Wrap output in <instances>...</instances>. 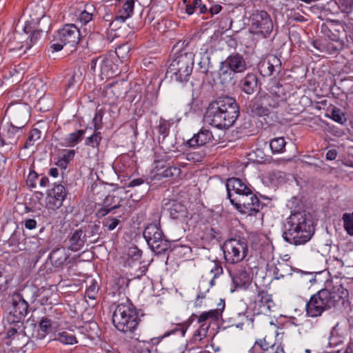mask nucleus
<instances>
[{
	"instance_id": "1",
	"label": "nucleus",
	"mask_w": 353,
	"mask_h": 353,
	"mask_svg": "<svg viewBox=\"0 0 353 353\" xmlns=\"http://www.w3.org/2000/svg\"><path fill=\"white\" fill-rule=\"evenodd\" d=\"M239 116V107L233 97L222 95L212 101L204 115L205 123L218 129L232 126Z\"/></svg>"
},
{
	"instance_id": "2",
	"label": "nucleus",
	"mask_w": 353,
	"mask_h": 353,
	"mask_svg": "<svg viewBox=\"0 0 353 353\" xmlns=\"http://www.w3.org/2000/svg\"><path fill=\"white\" fill-rule=\"evenodd\" d=\"M314 232V228L310 216L307 215L305 212H298L292 214L288 218L283 237L290 244L303 245L310 240Z\"/></svg>"
},
{
	"instance_id": "3",
	"label": "nucleus",
	"mask_w": 353,
	"mask_h": 353,
	"mask_svg": "<svg viewBox=\"0 0 353 353\" xmlns=\"http://www.w3.org/2000/svg\"><path fill=\"white\" fill-rule=\"evenodd\" d=\"M139 321L138 312L129 299L118 304L114 309L112 323L119 332L132 334L137 328Z\"/></svg>"
},
{
	"instance_id": "4",
	"label": "nucleus",
	"mask_w": 353,
	"mask_h": 353,
	"mask_svg": "<svg viewBox=\"0 0 353 353\" xmlns=\"http://www.w3.org/2000/svg\"><path fill=\"white\" fill-rule=\"evenodd\" d=\"M193 66V55L191 53L181 54L170 64L167 74L179 82H186L192 74Z\"/></svg>"
},
{
	"instance_id": "5",
	"label": "nucleus",
	"mask_w": 353,
	"mask_h": 353,
	"mask_svg": "<svg viewBox=\"0 0 353 353\" xmlns=\"http://www.w3.org/2000/svg\"><path fill=\"white\" fill-rule=\"evenodd\" d=\"M143 237L151 250L157 254L165 253L170 248L171 243L157 223L148 224L143 230Z\"/></svg>"
},
{
	"instance_id": "6",
	"label": "nucleus",
	"mask_w": 353,
	"mask_h": 353,
	"mask_svg": "<svg viewBox=\"0 0 353 353\" xmlns=\"http://www.w3.org/2000/svg\"><path fill=\"white\" fill-rule=\"evenodd\" d=\"M222 250L226 262L231 264L242 261L248 252L246 240L240 237L226 240Z\"/></svg>"
},
{
	"instance_id": "7",
	"label": "nucleus",
	"mask_w": 353,
	"mask_h": 353,
	"mask_svg": "<svg viewBox=\"0 0 353 353\" xmlns=\"http://www.w3.org/2000/svg\"><path fill=\"white\" fill-rule=\"evenodd\" d=\"M241 214L255 216L260 210L261 203L258 197L249 190L243 194L235 195L231 203Z\"/></svg>"
},
{
	"instance_id": "8",
	"label": "nucleus",
	"mask_w": 353,
	"mask_h": 353,
	"mask_svg": "<svg viewBox=\"0 0 353 353\" xmlns=\"http://www.w3.org/2000/svg\"><path fill=\"white\" fill-rule=\"evenodd\" d=\"M21 27L23 33H19L15 39L19 41L14 46L10 47V51H21L23 50L24 52L38 41L41 34V30L32 26V23H22ZM12 46V43L10 44Z\"/></svg>"
},
{
	"instance_id": "9",
	"label": "nucleus",
	"mask_w": 353,
	"mask_h": 353,
	"mask_svg": "<svg viewBox=\"0 0 353 353\" xmlns=\"http://www.w3.org/2000/svg\"><path fill=\"white\" fill-rule=\"evenodd\" d=\"M114 54L112 52L94 58L90 63V70L95 72L98 67L102 79L113 77L120 72L117 65L114 63Z\"/></svg>"
},
{
	"instance_id": "10",
	"label": "nucleus",
	"mask_w": 353,
	"mask_h": 353,
	"mask_svg": "<svg viewBox=\"0 0 353 353\" xmlns=\"http://www.w3.org/2000/svg\"><path fill=\"white\" fill-rule=\"evenodd\" d=\"M329 293L326 289H322L312 295L306 304V312L309 316L317 317L322 313L334 307L328 299Z\"/></svg>"
},
{
	"instance_id": "11",
	"label": "nucleus",
	"mask_w": 353,
	"mask_h": 353,
	"mask_svg": "<svg viewBox=\"0 0 353 353\" xmlns=\"http://www.w3.org/2000/svg\"><path fill=\"white\" fill-rule=\"evenodd\" d=\"M26 123L27 121L23 120L19 125H14L13 123L1 125L0 127V147L16 144Z\"/></svg>"
},
{
	"instance_id": "12",
	"label": "nucleus",
	"mask_w": 353,
	"mask_h": 353,
	"mask_svg": "<svg viewBox=\"0 0 353 353\" xmlns=\"http://www.w3.org/2000/svg\"><path fill=\"white\" fill-rule=\"evenodd\" d=\"M56 39L60 41L69 47V50L75 48L80 39L79 28L74 23H65L59 30Z\"/></svg>"
},
{
	"instance_id": "13",
	"label": "nucleus",
	"mask_w": 353,
	"mask_h": 353,
	"mask_svg": "<svg viewBox=\"0 0 353 353\" xmlns=\"http://www.w3.org/2000/svg\"><path fill=\"white\" fill-rule=\"evenodd\" d=\"M232 282L236 288L247 289L252 281L251 268L248 264H242L234 271H230Z\"/></svg>"
},
{
	"instance_id": "14",
	"label": "nucleus",
	"mask_w": 353,
	"mask_h": 353,
	"mask_svg": "<svg viewBox=\"0 0 353 353\" xmlns=\"http://www.w3.org/2000/svg\"><path fill=\"white\" fill-rule=\"evenodd\" d=\"M274 306L272 295L261 290L258 292L252 303V310L255 314L270 315Z\"/></svg>"
},
{
	"instance_id": "15",
	"label": "nucleus",
	"mask_w": 353,
	"mask_h": 353,
	"mask_svg": "<svg viewBox=\"0 0 353 353\" xmlns=\"http://www.w3.org/2000/svg\"><path fill=\"white\" fill-rule=\"evenodd\" d=\"M65 187L61 184H54V187L48 190L46 197V207L55 210L60 208L66 196Z\"/></svg>"
},
{
	"instance_id": "16",
	"label": "nucleus",
	"mask_w": 353,
	"mask_h": 353,
	"mask_svg": "<svg viewBox=\"0 0 353 353\" xmlns=\"http://www.w3.org/2000/svg\"><path fill=\"white\" fill-rule=\"evenodd\" d=\"M329 293L328 299L333 307H335L341 301H343L349 296L348 290L345 288L341 281H332L327 283L326 288Z\"/></svg>"
},
{
	"instance_id": "17",
	"label": "nucleus",
	"mask_w": 353,
	"mask_h": 353,
	"mask_svg": "<svg viewBox=\"0 0 353 353\" xmlns=\"http://www.w3.org/2000/svg\"><path fill=\"white\" fill-rule=\"evenodd\" d=\"M12 305V308L10 310V314L14 317L13 321H20L26 316L28 311V304L21 294L15 293L13 294Z\"/></svg>"
},
{
	"instance_id": "18",
	"label": "nucleus",
	"mask_w": 353,
	"mask_h": 353,
	"mask_svg": "<svg viewBox=\"0 0 353 353\" xmlns=\"http://www.w3.org/2000/svg\"><path fill=\"white\" fill-rule=\"evenodd\" d=\"M87 241V234L83 228L75 230L72 232L67 239L68 248L72 252L80 250L85 245Z\"/></svg>"
},
{
	"instance_id": "19",
	"label": "nucleus",
	"mask_w": 353,
	"mask_h": 353,
	"mask_svg": "<svg viewBox=\"0 0 353 353\" xmlns=\"http://www.w3.org/2000/svg\"><path fill=\"white\" fill-rule=\"evenodd\" d=\"M228 197L230 202L235 195L243 194L251 188L238 178H230L226 182Z\"/></svg>"
},
{
	"instance_id": "20",
	"label": "nucleus",
	"mask_w": 353,
	"mask_h": 353,
	"mask_svg": "<svg viewBox=\"0 0 353 353\" xmlns=\"http://www.w3.org/2000/svg\"><path fill=\"white\" fill-rule=\"evenodd\" d=\"M223 61L234 73L243 72L248 68L245 58L238 52L231 54Z\"/></svg>"
},
{
	"instance_id": "21",
	"label": "nucleus",
	"mask_w": 353,
	"mask_h": 353,
	"mask_svg": "<svg viewBox=\"0 0 353 353\" xmlns=\"http://www.w3.org/2000/svg\"><path fill=\"white\" fill-rule=\"evenodd\" d=\"M213 136L211 132L202 128L196 134L185 143L190 148L200 147L212 141Z\"/></svg>"
},
{
	"instance_id": "22",
	"label": "nucleus",
	"mask_w": 353,
	"mask_h": 353,
	"mask_svg": "<svg viewBox=\"0 0 353 353\" xmlns=\"http://www.w3.org/2000/svg\"><path fill=\"white\" fill-rule=\"evenodd\" d=\"M260 67L261 72L264 73V76H271L274 72H280L281 70V61L276 56L270 55L267 61L260 63Z\"/></svg>"
},
{
	"instance_id": "23",
	"label": "nucleus",
	"mask_w": 353,
	"mask_h": 353,
	"mask_svg": "<svg viewBox=\"0 0 353 353\" xmlns=\"http://www.w3.org/2000/svg\"><path fill=\"white\" fill-rule=\"evenodd\" d=\"M341 29L345 31L344 23H322L321 27V32L332 41L339 39Z\"/></svg>"
},
{
	"instance_id": "24",
	"label": "nucleus",
	"mask_w": 353,
	"mask_h": 353,
	"mask_svg": "<svg viewBox=\"0 0 353 353\" xmlns=\"http://www.w3.org/2000/svg\"><path fill=\"white\" fill-rule=\"evenodd\" d=\"M44 17L43 10L39 6L28 7L22 15L24 22H39Z\"/></svg>"
},
{
	"instance_id": "25",
	"label": "nucleus",
	"mask_w": 353,
	"mask_h": 353,
	"mask_svg": "<svg viewBox=\"0 0 353 353\" xmlns=\"http://www.w3.org/2000/svg\"><path fill=\"white\" fill-rule=\"evenodd\" d=\"M258 78L254 73H248L240 81L241 90L247 94H252L255 92L257 86Z\"/></svg>"
},
{
	"instance_id": "26",
	"label": "nucleus",
	"mask_w": 353,
	"mask_h": 353,
	"mask_svg": "<svg viewBox=\"0 0 353 353\" xmlns=\"http://www.w3.org/2000/svg\"><path fill=\"white\" fill-rule=\"evenodd\" d=\"M50 259L53 265L58 268L64 265L68 259V255L63 248H57L51 252Z\"/></svg>"
},
{
	"instance_id": "27",
	"label": "nucleus",
	"mask_w": 353,
	"mask_h": 353,
	"mask_svg": "<svg viewBox=\"0 0 353 353\" xmlns=\"http://www.w3.org/2000/svg\"><path fill=\"white\" fill-rule=\"evenodd\" d=\"M234 72L229 68V67L224 63V61H221L220 63L219 68V77L220 79V82L225 85L232 82L234 78Z\"/></svg>"
},
{
	"instance_id": "28",
	"label": "nucleus",
	"mask_w": 353,
	"mask_h": 353,
	"mask_svg": "<svg viewBox=\"0 0 353 353\" xmlns=\"http://www.w3.org/2000/svg\"><path fill=\"white\" fill-rule=\"evenodd\" d=\"M314 47L317 49L320 52L323 53V56L325 54H334L337 52L338 48L334 44L333 42L323 41H314Z\"/></svg>"
},
{
	"instance_id": "29",
	"label": "nucleus",
	"mask_w": 353,
	"mask_h": 353,
	"mask_svg": "<svg viewBox=\"0 0 353 353\" xmlns=\"http://www.w3.org/2000/svg\"><path fill=\"white\" fill-rule=\"evenodd\" d=\"M85 134V130H77L71 132L63 139V145L65 146H74L82 141Z\"/></svg>"
},
{
	"instance_id": "30",
	"label": "nucleus",
	"mask_w": 353,
	"mask_h": 353,
	"mask_svg": "<svg viewBox=\"0 0 353 353\" xmlns=\"http://www.w3.org/2000/svg\"><path fill=\"white\" fill-rule=\"evenodd\" d=\"M259 97L263 100V104L267 105L270 111L278 108L280 103L283 102L279 96L272 93L261 94Z\"/></svg>"
},
{
	"instance_id": "31",
	"label": "nucleus",
	"mask_w": 353,
	"mask_h": 353,
	"mask_svg": "<svg viewBox=\"0 0 353 353\" xmlns=\"http://www.w3.org/2000/svg\"><path fill=\"white\" fill-rule=\"evenodd\" d=\"M273 29V23H253L250 32L256 35H262L266 37Z\"/></svg>"
},
{
	"instance_id": "32",
	"label": "nucleus",
	"mask_w": 353,
	"mask_h": 353,
	"mask_svg": "<svg viewBox=\"0 0 353 353\" xmlns=\"http://www.w3.org/2000/svg\"><path fill=\"white\" fill-rule=\"evenodd\" d=\"M185 10L189 15L194 13L203 14L208 11V8L203 3L202 0H193L192 3L186 4Z\"/></svg>"
},
{
	"instance_id": "33",
	"label": "nucleus",
	"mask_w": 353,
	"mask_h": 353,
	"mask_svg": "<svg viewBox=\"0 0 353 353\" xmlns=\"http://www.w3.org/2000/svg\"><path fill=\"white\" fill-rule=\"evenodd\" d=\"M339 323H336L332 328L329 336L328 344L330 347H336L341 346L343 343L344 338L339 334Z\"/></svg>"
},
{
	"instance_id": "34",
	"label": "nucleus",
	"mask_w": 353,
	"mask_h": 353,
	"mask_svg": "<svg viewBox=\"0 0 353 353\" xmlns=\"http://www.w3.org/2000/svg\"><path fill=\"white\" fill-rule=\"evenodd\" d=\"M251 110L252 113L259 117L268 116L271 112L268 106L263 104V101L260 97L253 103Z\"/></svg>"
},
{
	"instance_id": "35",
	"label": "nucleus",
	"mask_w": 353,
	"mask_h": 353,
	"mask_svg": "<svg viewBox=\"0 0 353 353\" xmlns=\"http://www.w3.org/2000/svg\"><path fill=\"white\" fill-rule=\"evenodd\" d=\"M187 327L183 325V324H176L174 327L169 331H167L165 333H164L163 335L152 338L151 339V342L154 345L158 344L165 337H167L172 334H174L176 332H179L181 336H184L185 333L186 332Z\"/></svg>"
},
{
	"instance_id": "36",
	"label": "nucleus",
	"mask_w": 353,
	"mask_h": 353,
	"mask_svg": "<svg viewBox=\"0 0 353 353\" xmlns=\"http://www.w3.org/2000/svg\"><path fill=\"white\" fill-rule=\"evenodd\" d=\"M286 141L283 137H276L270 142V147L273 154L282 153L285 151Z\"/></svg>"
},
{
	"instance_id": "37",
	"label": "nucleus",
	"mask_w": 353,
	"mask_h": 353,
	"mask_svg": "<svg viewBox=\"0 0 353 353\" xmlns=\"http://www.w3.org/2000/svg\"><path fill=\"white\" fill-rule=\"evenodd\" d=\"M185 213L186 209L185 206L180 203H174L170 208V216L174 219L183 217Z\"/></svg>"
},
{
	"instance_id": "38",
	"label": "nucleus",
	"mask_w": 353,
	"mask_h": 353,
	"mask_svg": "<svg viewBox=\"0 0 353 353\" xmlns=\"http://www.w3.org/2000/svg\"><path fill=\"white\" fill-rule=\"evenodd\" d=\"M276 279L283 278L285 275H292V268L286 263H279L274 271Z\"/></svg>"
},
{
	"instance_id": "39",
	"label": "nucleus",
	"mask_w": 353,
	"mask_h": 353,
	"mask_svg": "<svg viewBox=\"0 0 353 353\" xmlns=\"http://www.w3.org/2000/svg\"><path fill=\"white\" fill-rule=\"evenodd\" d=\"M134 9V0H127L123 4L122 9L120 10L119 16L117 18H120L122 21L128 19L133 12Z\"/></svg>"
},
{
	"instance_id": "40",
	"label": "nucleus",
	"mask_w": 353,
	"mask_h": 353,
	"mask_svg": "<svg viewBox=\"0 0 353 353\" xmlns=\"http://www.w3.org/2000/svg\"><path fill=\"white\" fill-rule=\"evenodd\" d=\"M55 340L65 345H73L77 343L76 337L68 332H59Z\"/></svg>"
},
{
	"instance_id": "41",
	"label": "nucleus",
	"mask_w": 353,
	"mask_h": 353,
	"mask_svg": "<svg viewBox=\"0 0 353 353\" xmlns=\"http://www.w3.org/2000/svg\"><path fill=\"white\" fill-rule=\"evenodd\" d=\"M41 132L37 128L32 129L28 135V137L23 145L24 149H28L31 146H33L35 142L40 139Z\"/></svg>"
},
{
	"instance_id": "42",
	"label": "nucleus",
	"mask_w": 353,
	"mask_h": 353,
	"mask_svg": "<svg viewBox=\"0 0 353 353\" xmlns=\"http://www.w3.org/2000/svg\"><path fill=\"white\" fill-rule=\"evenodd\" d=\"M250 155L252 157L251 159L258 163H266L270 161V157L265 155L261 148H256Z\"/></svg>"
},
{
	"instance_id": "43",
	"label": "nucleus",
	"mask_w": 353,
	"mask_h": 353,
	"mask_svg": "<svg viewBox=\"0 0 353 353\" xmlns=\"http://www.w3.org/2000/svg\"><path fill=\"white\" fill-rule=\"evenodd\" d=\"M342 219L345 231L349 235L353 236V212L344 213Z\"/></svg>"
},
{
	"instance_id": "44",
	"label": "nucleus",
	"mask_w": 353,
	"mask_h": 353,
	"mask_svg": "<svg viewBox=\"0 0 353 353\" xmlns=\"http://www.w3.org/2000/svg\"><path fill=\"white\" fill-rule=\"evenodd\" d=\"M130 50V46L128 43H125L119 46L116 48L114 52L112 53L114 54V59L117 57L121 61H123L128 57Z\"/></svg>"
},
{
	"instance_id": "45",
	"label": "nucleus",
	"mask_w": 353,
	"mask_h": 353,
	"mask_svg": "<svg viewBox=\"0 0 353 353\" xmlns=\"http://www.w3.org/2000/svg\"><path fill=\"white\" fill-rule=\"evenodd\" d=\"M330 114V117L340 124H344L347 121L344 112L339 108L332 107Z\"/></svg>"
},
{
	"instance_id": "46",
	"label": "nucleus",
	"mask_w": 353,
	"mask_h": 353,
	"mask_svg": "<svg viewBox=\"0 0 353 353\" xmlns=\"http://www.w3.org/2000/svg\"><path fill=\"white\" fill-rule=\"evenodd\" d=\"M103 205L111 211L120 207L118 197L113 195L107 196L103 202Z\"/></svg>"
},
{
	"instance_id": "47",
	"label": "nucleus",
	"mask_w": 353,
	"mask_h": 353,
	"mask_svg": "<svg viewBox=\"0 0 353 353\" xmlns=\"http://www.w3.org/2000/svg\"><path fill=\"white\" fill-rule=\"evenodd\" d=\"M101 132H95L93 134L86 138L85 144L92 148H97L101 143Z\"/></svg>"
},
{
	"instance_id": "48",
	"label": "nucleus",
	"mask_w": 353,
	"mask_h": 353,
	"mask_svg": "<svg viewBox=\"0 0 353 353\" xmlns=\"http://www.w3.org/2000/svg\"><path fill=\"white\" fill-rule=\"evenodd\" d=\"M335 1L342 12L349 13L353 10V0H335Z\"/></svg>"
},
{
	"instance_id": "49",
	"label": "nucleus",
	"mask_w": 353,
	"mask_h": 353,
	"mask_svg": "<svg viewBox=\"0 0 353 353\" xmlns=\"http://www.w3.org/2000/svg\"><path fill=\"white\" fill-rule=\"evenodd\" d=\"M120 222V220L117 218L108 216L103 220L102 223L103 227L107 228L108 230L112 231L118 226Z\"/></svg>"
},
{
	"instance_id": "50",
	"label": "nucleus",
	"mask_w": 353,
	"mask_h": 353,
	"mask_svg": "<svg viewBox=\"0 0 353 353\" xmlns=\"http://www.w3.org/2000/svg\"><path fill=\"white\" fill-rule=\"evenodd\" d=\"M181 174V170L178 167L170 166L163 171L162 175L165 178L174 179Z\"/></svg>"
},
{
	"instance_id": "51",
	"label": "nucleus",
	"mask_w": 353,
	"mask_h": 353,
	"mask_svg": "<svg viewBox=\"0 0 353 353\" xmlns=\"http://www.w3.org/2000/svg\"><path fill=\"white\" fill-rule=\"evenodd\" d=\"M223 268L219 261L213 262V267L210 270V272L213 274V277L210 281V284L214 285V279L223 274Z\"/></svg>"
},
{
	"instance_id": "52",
	"label": "nucleus",
	"mask_w": 353,
	"mask_h": 353,
	"mask_svg": "<svg viewBox=\"0 0 353 353\" xmlns=\"http://www.w3.org/2000/svg\"><path fill=\"white\" fill-rule=\"evenodd\" d=\"M87 228V230L85 228V230L83 229V230L85 231V234H87V239L93 238L99 234L100 222L94 223L93 225H90Z\"/></svg>"
},
{
	"instance_id": "53",
	"label": "nucleus",
	"mask_w": 353,
	"mask_h": 353,
	"mask_svg": "<svg viewBox=\"0 0 353 353\" xmlns=\"http://www.w3.org/2000/svg\"><path fill=\"white\" fill-rule=\"evenodd\" d=\"M74 15L77 17L78 22H90L92 20V14L83 10L77 11Z\"/></svg>"
},
{
	"instance_id": "54",
	"label": "nucleus",
	"mask_w": 353,
	"mask_h": 353,
	"mask_svg": "<svg viewBox=\"0 0 353 353\" xmlns=\"http://www.w3.org/2000/svg\"><path fill=\"white\" fill-rule=\"evenodd\" d=\"M99 291V287L95 283H91L86 289L85 295L90 299H95Z\"/></svg>"
},
{
	"instance_id": "55",
	"label": "nucleus",
	"mask_w": 353,
	"mask_h": 353,
	"mask_svg": "<svg viewBox=\"0 0 353 353\" xmlns=\"http://www.w3.org/2000/svg\"><path fill=\"white\" fill-rule=\"evenodd\" d=\"M39 327L45 333H49L52 330V321L48 317H43L39 322Z\"/></svg>"
},
{
	"instance_id": "56",
	"label": "nucleus",
	"mask_w": 353,
	"mask_h": 353,
	"mask_svg": "<svg viewBox=\"0 0 353 353\" xmlns=\"http://www.w3.org/2000/svg\"><path fill=\"white\" fill-rule=\"evenodd\" d=\"M255 346H259L261 350L265 352H270L272 347H274V343L268 342L266 337L263 339L256 341L254 344Z\"/></svg>"
},
{
	"instance_id": "57",
	"label": "nucleus",
	"mask_w": 353,
	"mask_h": 353,
	"mask_svg": "<svg viewBox=\"0 0 353 353\" xmlns=\"http://www.w3.org/2000/svg\"><path fill=\"white\" fill-rule=\"evenodd\" d=\"M39 175L34 171H32L29 173L26 179V183L30 188H35L37 187V180L38 179Z\"/></svg>"
},
{
	"instance_id": "58",
	"label": "nucleus",
	"mask_w": 353,
	"mask_h": 353,
	"mask_svg": "<svg viewBox=\"0 0 353 353\" xmlns=\"http://www.w3.org/2000/svg\"><path fill=\"white\" fill-rule=\"evenodd\" d=\"M128 255L132 260H139L142 255V251L137 247L130 248L128 251Z\"/></svg>"
},
{
	"instance_id": "59",
	"label": "nucleus",
	"mask_w": 353,
	"mask_h": 353,
	"mask_svg": "<svg viewBox=\"0 0 353 353\" xmlns=\"http://www.w3.org/2000/svg\"><path fill=\"white\" fill-rule=\"evenodd\" d=\"M261 20L265 21L270 20L269 15L266 12L261 11L260 12L253 14L252 21L254 22H260Z\"/></svg>"
},
{
	"instance_id": "60",
	"label": "nucleus",
	"mask_w": 353,
	"mask_h": 353,
	"mask_svg": "<svg viewBox=\"0 0 353 353\" xmlns=\"http://www.w3.org/2000/svg\"><path fill=\"white\" fill-rule=\"evenodd\" d=\"M75 155V150H64L63 151V154L61 157L63 160H65L68 163L70 161H72Z\"/></svg>"
},
{
	"instance_id": "61",
	"label": "nucleus",
	"mask_w": 353,
	"mask_h": 353,
	"mask_svg": "<svg viewBox=\"0 0 353 353\" xmlns=\"http://www.w3.org/2000/svg\"><path fill=\"white\" fill-rule=\"evenodd\" d=\"M208 327H209V325H208L206 323L201 324L200 327L196 332V334L200 337V339H199L200 340L203 337H205L206 336Z\"/></svg>"
},
{
	"instance_id": "62",
	"label": "nucleus",
	"mask_w": 353,
	"mask_h": 353,
	"mask_svg": "<svg viewBox=\"0 0 353 353\" xmlns=\"http://www.w3.org/2000/svg\"><path fill=\"white\" fill-rule=\"evenodd\" d=\"M111 210H110L108 208H107L105 206H104L103 205H102V206L101 208H99L97 212H96V216L101 219L103 216H105V215H107L109 212H110Z\"/></svg>"
},
{
	"instance_id": "63",
	"label": "nucleus",
	"mask_w": 353,
	"mask_h": 353,
	"mask_svg": "<svg viewBox=\"0 0 353 353\" xmlns=\"http://www.w3.org/2000/svg\"><path fill=\"white\" fill-rule=\"evenodd\" d=\"M183 353H210L208 351L201 350L199 347L187 346Z\"/></svg>"
},
{
	"instance_id": "64",
	"label": "nucleus",
	"mask_w": 353,
	"mask_h": 353,
	"mask_svg": "<svg viewBox=\"0 0 353 353\" xmlns=\"http://www.w3.org/2000/svg\"><path fill=\"white\" fill-rule=\"evenodd\" d=\"M64 46L67 47L63 42L57 40V42L51 44L50 49H52V52H58L62 50Z\"/></svg>"
}]
</instances>
